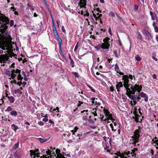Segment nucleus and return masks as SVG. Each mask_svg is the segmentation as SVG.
I'll return each mask as SVG.
<instances>
[{"label": "nucleus", "mask_w": 158, "mask_h": 158, "mask_svg": "<svg viewBox=\"0 0 158 158\" xmlns=\"http://www.w3.org/2000/svg\"><path fill=\"white\" fill-rule=\"evenodd\" d=\"M150 14L151 16H153V15H154L152 11H150Z\"/></svg>", "instance_id": "69168bd1"}, {"label": "nucleus", "mask_w": 158, "mask_h": 158, "mask_svg": "<svg viewBox=\"0 0 158 158\" xmlns=\"http://www.w3.org/2000/svg\"><path fill=\"white\" fill-rule=\"evenodd\" d=\"M91 112L94 115V116H98V114L100 115V118L102 120L104 117L102 115V112L101 110L98 108H95L92 109Z\"/></svg>", "instance_id": "7ed1b4c3"}, {"label": "nucleus", "mask_w": 158, "mask_h": 158, "mask_svg": "<svg viewBox=\"0 0 158 158\" xmlns=\"http://www.w3.org/2000/svg\"><path fill=\"white\" fill-rule=\"evenodd\" d=\"M53 30V31L56 30V27L55 25V24L53 21H52Z\"/></svg>", "instance_id": "e433bc0d"}, {"label": "nucleus", "mask_w": 158, "mask_h": 158, "mask_svg": "<svg viewBox=\"0 0 158 158\" xmlns=\"http://www.w3.org/2000/svg\"><path fill=\"white\" fill-rule=\"evenodd\" d=\"M123 85L121 82H119L116 85V88L118 92L120 91L119 89L121 87H122Z\"/></svg>", "instance_id": "2eb2a0df"}, {"label": "nucleus", "mask_w": 158, "mask_h": 158, "mask_svg": "<svg viewBox=\"0 0 158 158\" xmlns=\"http://www.w3.org/2000/svg\"><path fill=\"white\" fill-rule=\"evenodd\" d=\"M138 129H137L135 131L133 132L134 135L131 137L132 139V143L133 144H134L135 146L136 147L139 146V144H136V143H138L139 140V138L140 137V135L139 134L140 132V127L139 126L138 127Z\"/></svg>", "instance_id": "f257e3e1"}, {"label": "nucleus", "mask_w": 158, "mask_h": 158, "mask_svg": "<svg viewBox=\"0 0 158 158\" xmlns=\"http://www.w3.org/2000/svg\"><path fill=\"white\" fill-rule=\"evenodd\" d=\"M57 37V39L58 40V41H59V43H60V47L61 50V52H62L61 51V45L62 43V41L61 40V39L59 37V36H58V37Z\"/></svg>", "instance_id": "393cba45"}, {"label": "nucleus", "mask_w": 158, "mask_h": 158, "mask_svg": "<svg viewBox=\"0 0 158 158\" xmlns=\"http://www.w3.org/2000/svg\"><path fill=\"white\" fill-rule=\"evenodd\" d=\"M87 86L91 89V91L93 92H95V90L90 85L87 84L86 85Z\"/></svg>", "instance_id": "2f4dec72"}, {"label": "nucleus", "mask_w": 158, "mask_h": 158, "mask_svg": "<svg viewBox=\"0 0 158 158\" xmlns=\"http://www.w3.org/2000/svg\"><path fill=\"white\" fill-rule=\"evenodd\" d=\"M110 127H111V128H112V130L113 131H116V129H114L113 128V124H110Z\"/></svg>", "instance_id": "79ce46f5"}, {"label": "nucleus", "mask_w": 158, "mask_h": 158, "mask_svg": "<svg viewBox=\"0 0 158 158\" xmlns=\"http://www.w3.org/2000/svg\"><path fill=\"white\" fill-rule=\"evenodd\" d=\"M129 87H127V88H125L127 93H131L132 94H134L136 91H137L138 93H139L142 88L141 85H139L136 84L135 85L133 86H131V89Z\"/></svg>", "instance_id": "f03ea898"}, {"label": "nucleus", "mask_w": 158, "mask_h": 158, "mask_svg": "<svg viewBox=\"0 0 158 158\" xmlns=\"http://www.w3.org/2000/svg\"><path fill=\"white\" fill-rule=\"evenodd\" d=\"M8 98L11 103L14 102L15 101V98L13 96L8 97Z\"/></svg>", "instance_id": "aec40b11"}, {"label": "nucleus", "mask_w": 158, "mask_h": 158, "mask_svg": "<svg viewBox=\"0 0 158 158\" xmlns=\"http://www.w3.org/2000/svg\"><path fill=\"white\" fill-rule=\"evenodd\" d=\"M128 78L129 77L127 75H124L122 77V79L124 81V82L123 85L125 88L129 86V85L128 84L129 81Z\"/></svg>", "instance_id": "0eeeda50"}, {"label": "nucleus", "mask_w": 158, "mask_h": 158, "mask_svg": "<svg viewBox=\"0 0 158 158\" xmlns=\"http://www.w3.org/2000/svg\"><path fill=\"white\" fill-rule=\"evenodd\" d=\"M40 158H49V156L47 157L46 156L44 155L42 156H41Z\"/></svg>", "instance_id": "3c124183"}, {"label": "nucleus", "mask_w": 158, "mask_h": 158, "mask_svg": "<svg viewBox=\"0 0 158 158\" xmlns=\"http://www.w3.org/2000/svg\"><path fill=\"white\" fill-rule=\"evenodd\" d=\"M135 59L136 60L138 61H140L141 60V58L138 55H137L135 56Z\"/></svg>", "instance_id": "cd10ccee"}, {"label": "nucleus", "mask_w": 158, "mask_h": 158, "mask_svg": "<svg viewBox=\"0 0 158 158\" xmlns=\"http://www.w3.org/2000/svg\"><path fill=\"white\" fill-rule=\"evenodd\" d=\"M128 76L129 77V78H130L131 80H132L133 78H134V79H135L134 77L132 75H129Z\"/></svg>", "instance_id": "a19ab883"}, {"label": "nucleus", "mask_w": 158, "mask_h": 158, "mask_svg": "<svg viewBox=\"0 0 158 158\" xmlns=\"http://www.w3.org/2000/svg\"><path fill=\"white\" fill-rule=\"evenodd\" d=\"M110 90L111 91H113L114 90V88L112 87H111L110 88Z\"/></svg>", "instance_id": "338daca9"}, {"label": "nucleus", "mask_w": 158, "mask_h": 158, "mask_svg": "<svg viewBox=\"0 0 158 158\" xmlns=\"http://www.w3.org/2000/svg\"><path fill=\"white\" fill-rule=\"evenodd\" d=\"M9 59V57L5 55H2V56L0 57V62L1 63L6 62Z\"/></svg>", "instance_id": "9b49d317"}, {"label": "nucleus", "mask_w": 158, "mask_h": 158, "mask_svg": "<svg viewBox=\"0 0 158 158\" xmlns=\"http://www.w3.org/2000/svg\"><path fill=\"white\" fill-rule=\"evenodd\" d=\"M79 4L81 7L86 8L85 6L87 5L86 0H80Z\"/></svg>", "instance_id": "ddd939ff"}, {"label": "nucleus", "mask_w": 158, "mask_h": 158, "mask_svg": "<svg viewBox=\"0 0 158 158\" xmlns=\"http://www.w3.org/2000/svg\"><path fill=\"white\" fill-rule=\"evenodd\" d=\"M150 152V153H152V155H154V152L152 149H151Z\"/></svg>", "instance_id": "052dcab7"}, {"label": "nucleus", "mask_w": 158, "mask_h": 158, "mask_svg": "<svg viewBox=\"0 0 158 158\" xmlns=\"http://www.w3.org/2000/svg\"><path fill=\"white\" fill-rule=\"evenodd\" d=\"M155 30V32H158V27L157 26H156V27H154Z\"/></svg>", "instance_id": "c03bdc74"}, {"label": "nucleus", "mask_w": 158, "mask_h": 158, "mask_svg": "<svg viewBox=\"0 0 158 158\" xmlns=\"http://www.w3.org/2000/svg\"><path fill=\"white\" fill-rule=\"evenodd\" d=\"M140 96L144 98V100L145 102H147L148 100V96L143 92H141L139 94Z\"/></svg>", "instance_id": "f8f14e48"}, {"label": "nucleus", "mask_w": 158, "mask_h": 158, "mask_svg": "<svg viewBox=\"0 0 158 158\" xmlns=\"http://www.w3.org/2000/svg\"><path fill=\"white\" fill-rule=\"evenodd\" d=\"M152 78L154 79H156L157 78V77L155 74H153L152 75Z\"/></svg>", "instance_id": "09e8293b"}, {"label": "nucleus", "mask_w": 158, "mask_h": 158, "mask_svg": "<svg viewBox=\"0 0 158 158\" xmlns=\"http://www.w3.org/2000/svg\"><path fill=\"white\" fill-rule=\"evenodd\" d=\"M11 127L12 129L14 131H16L17 129H19L18 126L15 125L14 124L11 125Z\"/></svg>", "instance_id": "6ab92c4d"}, {"label": "nucleus", "mask_w": 158, "mask_h": 158, "mask_svg": "<svg viewBox=\"0 0 158 158\" xmlns=\"http://www.w3.org/2000/svg\"><path fill=\"white\" fill-rule=\"evenodd\" d=\"M13 156H15L16 158L17 157H19L20 156L19 153L17 152H16L14 154V155H13Z\"/></svg>", "instance_id": "7c9ffc66"}, {"label": "nucleus", "mask_w": 158, "mask_h": 158, "mask_svg": "<svg viewBox=\"0 0 158 158\" xmlns=\"http://www.w3.org/2000/svg\"><path fill=\"white\" fill-rule=\"evenodd\" d=\"M27 84V82L25 81H24L23 82V87H25V85H26Z\"/></svg>", "instance_id": "6e6d98bb"}, {"label": "nucleus", "mask_w": 158, "mask_h": 158, "mask_svg": "<svg viewBox=\"0 0 158 158\" xmlns=\"http://www.w3.org/2000/svg\"><path fill=\"white\" fill-rule=\"evenodd\" d=\"M142 32L148 40H150L152 39V35L148 31L143 29L142 30Z\"/></svg>", "instance_id": "6e6552de"}, {"label": "nucleus", "mask_w": 158, "mask_h": 158, "mask_svg": "<svg viewBox=\"0 0 158 158\" xmlns=\"http://www.w3.org/2000/svg\"><path fill=\"white\" fill-rule=\"evenodd\" d=\"M22 84V83L21 82H17V84L19 85V86H20L21 85V84Z\"/></svg>", "instance_id": "e2e57ef3"}, {"label": "nucleus", "mask_w": 158, "mask_h": 158, "mask_svg": "<svg viewBox=\"0 0 158 158\" xmlns=\"http://www.w3.org/2000/svg\"><path fill=\"white\" fill-rule=\"evenodd\" d=\"M61 28L63 32H65V30L64 27L63 26H62Z\"/></svg>", "instance_id": "de8ad7c7"}, {"label": "nucleus", "mask_w": 158, "mask_h": 158, "mask_svg": "<svg viewBox=\"0 0 158 158\" xmlns=\"http://www.w3.org/2000/svg\"><path fill=\"white\" fill-rule=\"evenodd\" d=\"M95 105L98 106H100L101 105V103L100 102H98L97 101H96Z\"/></svg>", "instance_id": "49530a36"}, {"label": "nucleus", "mask_w": 158, "mask_h": 158, "mask_svg": "<svg viewBox=\"0 0 158 158\" xmlns=\"http://www.w3.org/2000/svg\"><path fill=\"white\" fill-rule=\"evenodd\" d=\"M152 58L156 61H157L158 60L157 58L154 56L152 57Z\"/></svg>", "instance_id": "774afa93"}, {"label": "nucleus", "mask_w": 158, "mask_h": 158, "mask_svg": "<svg viewBox=\"0 0 158 158\" xmlns=\"http://www.w3.org/2000/svg\"><path fill=\"white\" fill-rule=\"evenodd\" d=\"M9 76L11 75V77L12 79H14L17 76V75L15 73H20L21 70L19 69H13L11 70L10 72V71H9Z\"/></svg>", "instance_id": "39448f33"}, {"label": "nucleus", "mask_w": 158, "mask_h": 158, "mask_svg": "<svg viewBox=\"0 0 158 158\" xmlns=\"http://www.w3.org/2000/svg\"><path fill=\"white\" fill-rule=\"evenodd\" d=\"M140 99V98L139 97L136 96L135 99L137 100L138 102L139 101V100Z\"/></svg>", "instance_id": "a18cd8bd"}, {"label": "nucleus", "mask_w": 158, "mask_h": 158, "mask_svg": "<svg viewBox=\"0 0 158 158\" xmlns=\"http://www.w3.org/2000/svg\"><path fill=\"white\" fill-rule=\"evenodd\" d=\"M14 21L13 20H11L10 22V27H12L14 25Z\"/></svg>", "instance_id": "c9c22d12"}, {"label": "nucleus", "mask_w": 158, "mask_h": 158, "mask_svg": "<svg viewBox=\"0 0 158 158\" xmlns=\"http://www.w3.org/2000/svg\"><path fill=\"white\" fill-rule=\"evenodd\" d=\"M28 6L29 7H31V8L30 9V10L31 11H33L34 10V8L32 6H30L28 5Z\"/></svg>", "instance_id": "864d4df0"}, {"label": "nucleus", "mask_w": 158, "mask_h": 158, "mask_svg": "<svg viewBox=\"0 0 158 158\" xmlns=\"http://www.w3.org/2000/svg\"><path fill=\"white\" fill-rule=\"evenodd\" d=\"M12 110V108L11 106H9L8 107L6 110L7 111L9 112L11 111Z\"/></svg>", "instance_id": "473e14b6"}, {"label": "nucleus", "mask_w": 158, "mask_h": 158, "mask_svg": "<svg viewBox=\"0 0 158 158\" xmlns=\"http://www.w3.org/2000/svg\"><path fill=\"white\" fill-rule=\"evenodd\" d=\"M10 114L14 116H16L17 115V113L15 110H13L11 111L10 113Z\"/></svg>", "instance_id": "4be33fe9"}, {"label": "nucleus", "mask_w": 158, "mask_h": 158, "mask_svg": "<svg viewBox=\"0 0 158 158\" xmlns=\"http://www.w3.org/2000/svg\"><path fill=\"white\" fill-rule=\"evenodd\" d=\"M83 103L82 102L79 101L78 102V103L77 105V106L78 107H79L81 106V105L83 104Z\"/></svg>", "instance_id": "58836bf2"}, {"label": "nucleus", "mask_w": 158, "mask_h": 158, "mask_svg": "<svg viewBox=\"0 0 158 158\" xmlns=\"http://www.w3.org/2000/svg\"><path fill=\"white\" fill-rule=\"evenodd\" d=\"M152 25L153 26V27H156V26H157L156 25V23L155 22H154L152 23Z\"/></svg>", "instance_id": "bf43d9fd"}, {"label": "nucleus", "mask_w": 158, "mask_h": 158, "mask_svg": "<svg viewBox=\"0 0 158 158\" xmlns=\"http://www.w3.org/2000/svg\"><path fill=\"white\" fill-rule=\"evenodd\" d=\"M95 98H92L91 99L92 100V103H94V101L95 100Z\"/></svg>", "instance_id": "4d7b16f0"}, {"label": "nucleus", "mask_w": 158, "mask_h": 158, "mask_svg": "<svg viewBox=\"0 0 158 158\" xmlns=\"http://www.w3.org/2000/svg\"><path fill=\"white\" fill-rule=\"evenodd\" d=\"M15 94L19 93L20 94H23L22 91L19 89H18L15 90L14 91Z\"/></svg>", "instance_id": "b1692460"}, {"label": "nucleus", "mask_w": 158, "mask_h": 158, "mask_svg": "<svg viewBox=\"0 0 158 158\" xmlns=\"http://www.w3.org/2000/svg\"><path fill=\"white\" fill-rule=\"evenodd\" d=\"M152 141L154 142V143H156V145L158 146V139L157 140H154V139L152 140Z\"/></svg>", "instance_id": "ea45409f"}, {"label": "nucleus", "mask_w": 158, "mask_h": 158, "mask_svg": "<svg viewBox=\"0 0 158 158\" xmlns=\"http://www.w3.org/2000/svg\"><path fill=\"white\" fill-rule=\"evenodd\" d=\"M131 153L130 152L128 151L127 152L120 154L119 156L120 158H127L130 157L129 155L131 154Z\"/></svg>", "instance_id": "9d476101"}, {"label": "nucleus", "mask_w": 158, "mask_h": 158, "mask_svg": "<svg viewBox=\"0 0 158 158\" xmlns=\"http://www.w3.org/2000/svg\"><path fill=\"white\" fill-rule=\"evenodd\" d=\"M38 124L40 126H43L44 125V124L42 121H40L38 122Z\"/></svg>", "instance_id": "37998d69"}, {"label": "nucleus", "mask_w": 158, "mask_h": 158, "mask_svg": "<svg viewBox=\"0 0 158 158\" xmlns=\"http://www.w3.org/2000/svg\"><path fill=\"white\" fill-rule=\"evenodd\" d=\"M127 95L129 97V98L132 100H134L135 99L136 96L134 95H131L132 94L129 93H127Z\"/></svg>", "instance_id": "dca6fc26"}, {"label": "nucleus", "mask_w": 158, "mask_h": 158, "mask_svg": "<svg viewBox=\"0 0 158 158\" xmlns=\"http://www.w3.org/2000/svg\"><path fill=\"white\" fill-rule=\"evenodd\" d=\"M72 73L76 77H78V74L76 72H73Z\"/></svg>", "instance_id": "f704fd0d"}, {"label": "nucleus", "mask_w": 158, "mask_h": 158, "mask_svg": "<svg viewBox=\"0 0 158 158\" xmlns=\"http://www.w3.org/2000/svg\"><path fill=\"white\" fill-rule=\"evenodd\" d=\"M19 145V142L16 143L15 144L14 146L13 147L12 149L13 150H15L17 149Z\"/></svg>", "instance_id": "bb28decb"}, {"label": "nucleus", "mask_w": 158, "mask_h": 158, "mask_svg": "<svg viewBox=\"0 0 158 158\" xmlns=\"http://www.w3.org/2000/svg\"><path fill=\"white\" fill-rule=\"evenodd\" d=\"M102 46L101 45V44L99 45H98L97 46H94V48L97 49V50H99L101 49V48L102 49Z\"/></svg>", "instance_id": "5701e85b"}, {"label": "nucleus", "mask_w": 158, "mask_h": 158, "mask_svg": "<svg viewBox=\"0 0 158 158\" xmlns=\"http://www.w3.org/2000/svg\"><path fill=\"white\" fill-rule=\"evenodd\" d=\"M82 135V134H78L77 135V136L78 137H80Z\"/></svg>", "instance_id": "0e129e2a"}, {"label": "nucleus", "mask_w": 158, "mask_h": 158, "mask_svg": "<svg viewBox=\"0 0 158 158\" xmlns=\"http://www.w3.org/2000/svg\"><path fill=\"white\" fill-rule=\"evenodd\" d=\"M57 37V39L58 40V41H59V43H60V47L61 50V52H62L61 51V45L62 43V41L61 40V39L59 37V36H58V37Z\"/></svg>", "instance_id": "a878e982"}, {"label": "nucleus", "mask_w": 158, "mask_h": 158, "mask_svg": "<svg viewBox=\"0 0 158 158\" xmlns=\"http://www.w3.org/2000/svg\"><path fill=\"white\" fill-rule=\"evenodd\" d=\"M19 75L18 76V79L19 80L21 81L23 79V77H21V75L20 73H19Z\"/></svg>", "instance_id": "c756f323"}, {"label": "nucleus", "mask_w": 158, "mask_h": 158, "mask_svg": "<svg viewBox=\"0 0 158 158\" xmlns=\"http://www.w3.org/2000/svg\"><path fill=\"white\" fill-rule=\"evenodd\" d=\"M110 39L108 37L103 40L104 43L101 44L102 47V49L104 50L109 49L110 46Z\"/></svg>", "instance_id": "20e7f679"}, {"label": "nucleus", "mask_w": 158, "mask_h": 158, "mask_svg": "<svg viewBox=\"0 0 158 158\" xmlns=\"http://www.w3.org/2000/svg\"><path fill=\"white\" fill-rule=\"evenodd\" d=\"M102 16L101 14L99 15L98 16V17H97V19H96V20L98 19H100V17Z\"/></svg>", "instance_id": "13d9d810"}, {"label": "nucleus", "mask_w": 158, "mask_h": 158, "mask_svg": "<svg viewBox=\"0 0 158 158\" xmlns=\"http://www.w3.org/2000/svg\"><path fill=\"white\" fill-rule=\"evenodd\" d=\"M136 35L137 36V38L141 40H142L143 38L139 32L136 33Z\"/></svg>", "instance_id": "412c9836"}, {"label": "nucleus", "mask_w": 158, "mask_h": 158, "mask_svg": "<svg viewBox=\"0 0 158 158\" xmlns=\"http://www.w3.org/2000/svg\"><path fill=\"white\" fill-rule=\"evenodd\" d=\"M78 128L77 127H74V132H77V130L78 129Z\"/></svg>", "instance_id": "8fccbe9b"}, {"label": "nucleus", "mask_w": 158, "mask_h": 158, "mask_svg": "<svg viewBox=\"0 0 158 158\" xmlns=\"http://www.w3.org/2000/svg\"><path fill=\"white\" fill-rule=\"evenodd\" d=\"M49 123H52V124L54 123L53 121H52V120L51 119L49 120Z\"/></svg>", "instance_id": "680f3d73"}, {"label": "nucleus", "mask_w": 158, "mask_h": 158, "mask_svg": "<svg viewBox=\"0 0 158 158\" xmlns=\"http://www.w3.org/2000/svg\"><path fill=\"white\" fill-rule=\"evenodd\" d=\"M103 111L105 115L107 118L106 119H105L104 120L106 121V119L109 120L110 119H111V118H112V115L110 113V112L108 110L106 109L105 108H104L103 109Z\"/></svg>", "instance_id": "1a4fd4ad"}, {"label": "nucleus", "mask_w": 158, "mask_h": 158, "mask_svg": "<svg viewBox=\"0 0 158 158\" xmlns=\"http://www.w3.org/2000/svg\"><path fill=\"white\" fill-rule=\"evenodd\" d=\"M70 64L71 65V66L72 67H73L74 66V62L73 60H70Z\"/></svg>", "instance_id": "72a5a7b5"}, {"label": "nucleus", "mask_w": 158, "mask_h": 158, "mask_svg": "<svg viewBox=\"0 0 158 158\" xmlns=\"http://www.w3.org/2000/svg\"><path fill=\"white\" fill-rule=\"evenodd\" d=\"M56 37H58L57 31L56 30L53 31Z\"/></svg>", "instance_id": "4c0bfd02"}, {"label": "nucleus", "mask_w": 158, "mask_h": 158, "mask_svg": "<svg viewBox=\"0 0 158 158\" xmlns=\"http://www.w3.org/2000/svg\"><path fill=\"white\" fill-rule=\"evenodd\" d=\"M45 152H46V153L47 154V155H50L51 153V151H50V150H48V151H46V149H43L41 150V152L43 153H44Z\"/></svg>", "instance_id": "a211bd4d"}, {"label": "nucleus", "mask_w": 158, "mask_h": 158, "mask_svg": "<svg viewBox=\"0 0 158 158\" xmlns=\"http://www.w3.org/2000/svg\"><path fill=\"white\" fill-rule=\"evenodd\" d=\"M39 151L38 149H36L35 150H30L29 151L30 153V155L31 156L32 158H35V156H36L37 157H39L40 153L38 152Z\"/></svg>", "instance_id": "423d86ee"}, {"label": "nucleus", "mask_w": 158, "mask_h": 158, "mask_svg": "<svg viewBox=\"0 0 158 158\" xmlns=\"http://www.w3.org/2000/svg\"><path fill=\"white\" fill-rule=\"evenodd\" d=\"M43 120L44 121V122H47L48 121V119L47 118H44L43 119Z\"/></svg>", "instance_id": "603ef678"}, {"label": "nucleus", "mask_w": 158, "mask_h": 158, "mask_svg": "<svg viewBox=\"0 0 158 158\" xmlns=\"http://www.w3.org/2000/svg\"><path fill=\"white\" fill-rule=\"evenodd\" d=\"M133 104L134 105H135V104L137 103V102H138L136 99H135V100H133Z\"/></svg>", "instance_id": "5fc2aeb1"}, {"label": "nucleus", "mask_w": 158, "mask_h": 158, "mask_svg": "<svg viewBox=\"0 0 158 158\" xmlns=\"http://www.w3.org/2000/svg\"><path fill=\"white\" fill-rule=\"evenodd\" d=\"M137 151V148H135L133 150H131V155H132V156H134L135 157H136V154L135 153V152Z\"/></svg>", "instance_id": "f3484780"}, {"label": "nucleus", "mask_w": 158, "mask_h": 158, "mask_svg": "<svg viewBox=\"0 0 158 158\" xmlns=\"http://www.w3.org/2000/svg\"><path fill=\"white\" fill-rule=\"evenodd\" d=\"M39 141L41 143H43L47 141V139H46L40 138L39 139Z\"/></svg>", "instance_id": "c85d7f7f"}, {"label": "nucleus", "mask_w": 158, "mask_h": 158, "mask_svg": "<svg viewBox=\"0 0 158 158\" xmlns=\"http://www.w3.org/2000/svg\"><path fill=\"white\" fill-rule=\"evenodd\" d=\"M114 69L115 71L117 72V73H119L121 75H123L124 73H123L120 72V71L119 68L117 64H116L115 65Z\"/></svg>", "instance_id": "4468645a"}]
</instances>
